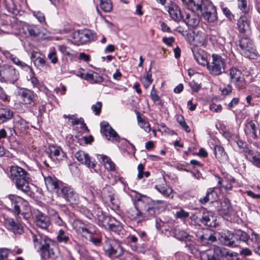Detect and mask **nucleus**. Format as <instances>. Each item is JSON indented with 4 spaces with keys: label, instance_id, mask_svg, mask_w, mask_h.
<instances>
[{
    "label": "nucleus",
    "instance_id": "obj_51",
    "mask_svg": "<svg viewBox=\"0 0 260 260\" xmlns=\"http://www.w3.org/2000/svg\"><path fill=\"white\" fill-rule=\"evenodd\" d=\"M101 9L105 12H110L112 9L111 0H100Z\"/></svg>",
    "mask_w": 260,
    "mask_h": 260
},
{
    "label": "nucleus",
    "instance_id": "obj_58",
    "mask_svg": "<svg viewBox=\"0 0 260 260\" xmlns=\"http://www.w3.org/2000/svg\"><path fill=\"white\" fill-rule=\"evenodd\" d=\"M225 257L228 260H239V255L237 252L234 251H230L228 249L226 252Z\"/></svg>",
    "mask_w": 260,
    "mask_h": 260
},
{
    "label": "nucleus",
    "instance_id": "obj_46",
    "mask_svg": "<svg viewBox=\"0 0 260 260\" xmlns=\"http://www.w3.org/2000/svg\"><path fill=\"white\" fill-rule=\"evenodd\" d=\"M82 42H83V44L88 41H93L96 39L95 33L90 30L82 31Z\"/></svg>",
    "mask_w": 260,
    "mask_h": 260
},
{
    "label": "nucleus",
    "instance_id": "obj_3",
    "mask_svg": "<svg viewBox=\"0 0 260 260\" xmlns=\"http://www.w3.org/2000/svg\"><path fill=\"white\" fill-rule=\"evenodd\" d=\"M19 74L15 68L10 64L0 66V82L14 84L19 79Z\"/></svg>",
    "mask_w": 260,
    "mask_h": 260
},
{
    "label": "nucleus",
    "instance_id": "obj_6",
    "mask_svg": "<svg viewBox=\"0 0 260 260\" xmlns=\"http://www.w3.org/2000/svg\"><path fill=\"white\" fill-rule=\"evenodd\" d=\"M31 235L35 248L41 251V253L52 243V240L49 238L38 231L31 232Z\"/></svg>",
    "mask_w": 260,
    "mask_h": 260
},
{
    "label": "nucleus",
    "instance_id": "obj_12",
    "mask_svg": "<svg viewBox=\"0 0 260 260\" xmlns=\"http://www.w3.org/2000/svg\"><path fill=\"white\" fill-rule=\"evenodd\" d=\"M57 194L72 204H76L79 202L78 194L73 188L69 186L64 185V184L59 191H58Z\"/></svg>",
    "mask_w": 260,
    "mask_h": 260
},
{
    "label": "nucleus",
    "instance_id": "obj_61",
    "mask_svg": "<svg viewBox=\"0 0 260 260\" xmlns=\"http://www.w3.org/2000/svg\"><path fill=\"white\" fill-rule=\"evenodd\" d=\"M177 120L180 125L186 132L189 133L190 131L189 126L186 124V123L182 116H178Z\"/></svg>",
    "mask_w": 260,
    "mask_h": 260
},
{
    "label": "nucleus",
    "instance_id": "obj_13",
    "mask_svg": "<svg viewBox=\"0 0 260 260\" xmlns=\"http://www.w3.org/2000/svg\"><path fill=\"white\" fill-rule=\"evenodd\" d=\"M202 15L209 22H214L217 19L216 7L211 2L205 1L203 7Z\"/></svg>",
    "mask_w": 260,
    "mask_h": 260
},
{
    "label": "nucleus",
    "instance_id": "obj_55",
    "mask_svg": "<svg viewBox=\"0 0 260 260\" xmlns=\"http://www.w3.org/2000/svg\"><path fill=\"white\" fill-rule=\"evenodd\" d=\"M185 247L187 248L191 253L196 254L198 251V246L197 245L194 244L193 238L192 242H185Z\"/></svg>",
    "mask_w": 260,
    "mask_h": 260
},
{
    "label": "nucleus",
    "instance_id": "obj_34",
    "mask_svg": "<svg viewBox=\"0 0 260 260\" xmlns=\"http://www.w3.org/2000/svg\"><path fill=\"white\" fill-rule=\"evenodd\" d=\"M247 244L251 245L253 248L255 252L260 255V239L257 234L252 232L251 235L250 236Z\"/></svg>",
    "mask_w": 260,
    "mask_h": 260
},
{
    "label": "nucleus",
    "instance_id": "obj_30",
    "mask_svg": "<svg viewBox=\"0 0 260 260\" xmlns=\"http://www.w3.org/2000/svg\"><path fill=\"white\" fill-rule=\"evenodd\" d=\"M127 216L131 220H137L138 221L143 220L142 211L138 204L134 208L129 209L127 212Z\"/></svg>",
    "mask_w": 260,
    "mask_h": 260
},
{
    "label": "nucleus",
    "instance_id": "obj_8",
    "mask_svg": "<svg viewBox=\"0 0 260 260\" xmlns=\"http://www.w3.org/2000/svg\"><path fill=\"white\" fill-rule=\"evenodd\" d=\"M197 240L202 245L211 244L216 241V232L208 229H202L196 233Z\"/></svg>",
    "mask_w": 260,
    "mask_h": 260
},
{
    "label": "nucleus",
    "instance_id": "obj_4",
    "mask_svg": "<svg viewBox=\"0 0 260 260\" xmlns=\"http://www.w3.org/2000/svg\"><path fill=\"white\" fill-rule=\"evenodd\" d=\"M225 61L221 56L213 54L211 60L208 62L207 69L209 73L214 76H219L225 71Z\"/></svg>",
    "mask_w": 260,
    "mask_h": 260
},
{
    "label": "nucleus",
    "instance_id": "obj_44",
    "mask_svg": "<svg viewBox=\"0 0 260 260\" xmlns=\"http://www.w3.org/2000/svg\"><path fill=\"white\" fill-rule=\"evenodd\" d=\"M137 118L138 120V125L144 130L147 133H149L150 130V126L148 121L145 117H142L139 112H137Z\"/></svg>",
    "mask_w": 260,
    "mask_h": 260
},
{
    "label": "nucleus",
    "instance_id": "obj_39",
    "mask_svg": "<svg viewBox=\"0 0 260 260\" xmlns=\"http://www.w3.org/2000/svg\"><path fill=\"white\" fill-rule=\"evenodd\" d=\"M256 125L252 120H250L245 125V132L247 135H249L253 139H256L258 136L256 134Z\"/></svg>",
    "mask_w": 260,
    "mask_h": 260
},
{
    "label": "nucleus",
    "instance_id": "obj_50",
    "mask_svg": "<svg viewBox=\"0 0 260 260\" xmlns=\"http://www.w3.org/2000/svg\"><path fill=\"white\" fill-rule=\"evenodd\" d=\"M58 50L64 55L68 56L70 59H73L76 56V54L71 53L68 50V47L65 45H59L57 46Z\"/></svg>",
    "mask_w": 260,
    "mask_h": 260
},
{
    "label": "nucleus",
    "instance_id": "obj_5",
    "mask_svg": "<svg viewBox=\"0 0 260 260\" xmlns=\"http://www.w3.org/2000/svg\"><path fill=\"white\" fill-rule=\"evenodd\" d=\"M228 75L230 77V83L233 84L238 90L246 87V82L244 75L240 70L236 67H231L229 70Z\"/></svg>",
    "mask_w": 260,
    "mask_h": 260
},
{
    "label": "nucleus",
    "instance_id": "obj_19",
    "mask_svg": "<svg viewBox=\"0 0 260 260\" xmlns=\"http://www.w3.org/2000/svg\"><path fill=\"white\" fill-rule=\"evenodd\" d=\"M182 21L189 27L196 28L200 23V17L196 12L191 11L189 13H185Z\"/></svg>",
    "mask_w": 260,
    "mask_h": 260
},
{
    "label": "nucleus",
    "instance_id": "obj_14",
    "mask_svg": "<svg viewBox=\"0 0 260 260\" xmlns=\"http://www.w3.org/2000/svg\"><path fill=\"white\" fill-rule=\"evenodd\" d=\"M75 157L81 164L90 169L92 172H98L96 169V164L91 160V157L88 153L82 150H79L75 153Z\"/></svg>",
    "mask_w": 260,
    "mask_h": 260
},
{
    "label": "nucleus",
    "instance_id": "obj_62",
    "mask_svg": "<svg viewBox=\"0 0 260 260\" xmlns=\"http://www.w3.org/2000/svg\"><path fill=\"white\" fill-rule=\"evenodd\" d=\"M80 212L84 214L87 218L90 219L93 218L94 214L86 207H82L80 210Z\"/></svg>",
    "mask_w": 260,
    "mask_h": 260
},
{
    "label": "nucleus",
    "instance_id": "obj_43",
    "mask_svg": "<svg viewBox=\"0 0 260 260\" xmlns=\"http://www.w3.org/2000/svg\"><path fill=\"white\" fill-rule=\"evenodd\" d=\"M37 53H34L32 54V57H35L34 60V63L35 67L39 70L42 71L46 68V60L44 57L40 55L38 56H36Z\"/></svg>",
    "mask_w": 260,
    "mask_h": 260
},
{
    "label": "nucleus",
    "instance_id": "obj_24",
    "mask_svg": "<svg viewBox=\"0 0 260 260\" xmlns=\"http://www.w3.org/2000/svg\"><path fill=\"white\" fill-rule=\"evenodd\" d=\"M201 222L205 225L210 227H216L217 225L216 217L211 211H205L203 213Z\"/></svg>",
    "mask_w": 260,
    "mask_h": 260
},
{
    "label": "nucleus",
    "instance_id": "obj_63",
    "mask_svg": "<svg viewBox=\"0 0 260 260\" xmlns=\"http://www.w3.org/2000/svg\"><path fill=\"white\" fill-rule=\"evenodd\" d=\"M48 58L53 64H55L58 61L56 52L55 50H52L49 52L48 54Z\"/></svg>",
    "mask_w": 260,
    "mask_h": 260
},
{
    "label": "nucleus",
    "instance_id": "obj_27",
    "mask_svg": "<svg viewBox=\"0 0 260 260\" xmlns=\"http://www.w3.org/2000/svg\"><path fill=\"white\" fill-rule=\"evenodd\" d=\"M36 225L42 229H47L50 225L49 217L43 213L38 211L35 214Z\"/></svg>",
    "mask_w": 260,
    "mask_h": 260
},
{
    "label": "nucleus",
    "instance_id": "obj_29",
    "mask_svg": "<svg viewBox=\"0 0 260 260\" xmlns=\"http://www.w3.org/2000/svg\"><path fill=\"white\" fill-rule=\"evenodd\" d=\"M173 234L174 237L180 241H184V242L192 241L193 236L183 230L175 228L174 230Z\"/></svg>",
    "mask_w": 260,
    "mask_h": 260
},
{
    "label": "nucleus",
    "instance_id": "obj_2",
    "mask_svg": "<svg viewBox=\"0 0 260 260\" xmlns=\"http://www.w3.org/2000/svg\"><path fill=\"white\" fill-rule=\"evenodd\" d=\"M138 206L142 211L144 220L155 217L157 214L165 209L167 205L162 200L153 201L144 198L138 201Z\"/></svg>",
    "mask_w": 260,
    "mask_h": 260
},
{
    "label": "nucleus",
    "instance_id": "obj_38",
    "mask_svg": "<svg viewBox=\"0 0 260 260\" xmlns=\"http://www.w3.org/2000/svg\"><path fill=\"white\" fill-rule=\"evenodd\" d=\"M85 80L92 84L101 83L104 79L98 73L91 71L85 74Z\"/></svg>",
    "mask_w": 260,
    "mask_h": 260
},
{
    "label": "nucleus",
    "instance_id": "obj_9",
    "mask_svg": "<svg viewBox=\"0 0 260 260\" xmlns=\"http://www.w3.org/2000/svg\"><path fill=\"white\" fill-rule=\"evenodd\" d=\"M76 225L78 226L77 229V232L82 234V236L88 238L86 234H89L88 236L89 240L94 244H98L101 243V239L99 237H94L93 235L95 234L96 231L94 226H89L87 227L85 225L84 223L78 221L76 223Z\"/></svg>",
    "mask_w": 260,
    "mask_h": 260
},
{
    "label": "nucleus",
    "instance_id": "obj_36",
    "mask_svg": "<svg viewBox=\"0 0 260 260\" xmlns=\"http://www.w3.org/2000/svg\"><path fill=\"white\" fill-rule=\"evenodd\" d=\"M205 3L204 0H188L185 6L191 11H203V7Z\"/></svg>",
    "mask_w": 260,
    "mask_h": 260
},
{
    "label": "nucleus",
    "instance_id": "obj_59",
    "mask_svg": "<svg viewBox=\"0 0 260 260\" xmlns=\"http://www.w3.org/2000/svg\"><path fill=\"white\" fill-rule=\"evenodd\" d=\"M238 3L239 8L243 13H248L249 8L245 0H238Z\"/></svg>",
    "mask_w": 260,
    "mask_h": 260
},
{
    "label": "nucleus",
    "instance_id": "obj_1",
    "mask_svg": "<svg viewBox=\"0 0 260 260\" xmlns=\"http://www.w3.org/2000/svg\"><path fill=\"white\" fill-rule=\"evenodd\" d=\"M10 177L16 188L25 194L31 192L29 183L31 181L30 175L24 169L17 166H12L10 169Z\"/></svg>",
    "mask_w": 260,
    "mask_h": 260
},
{
    "label": "nucleus",
    "instance_id": "obj_45",
    "mask_svg": "<svg viewBox=\"0 0 260 260\" xmlns=\"http://www.w3.org/2000/svg\"><path fill=\"white\" fill-rule=\"evenodd\" d=\"M100 159H102L105 169L111 171L115 170V165L110 158L106 155H101Z\"/></svg>",
    "mask_w": 260,
    "mask_h": 260
},
{
    "label": "nucleus",
    "instance_id": "obj_7",
    "mask_svg": "<svg viewBox=\"0 0 260 260\" xmlns=\"http://www.w3.org/2000/svg\"><path fill=\"white\" fill-rule=\"evenodd\" d=\"M240 52L247 58L254 59L256 56V50L253 42L248 38H241L239 41Z\"/></svg>",
    "mask_w": 260,
    "mask_h": 260
},
{
    "label": "nucleus",
    "instance_id": "obj_20",
    "mask_svg": "<svg viewBox=\"0 0 260 260\" xmlns=\"http://www.w3.org/2000/svg\"><path fill=\"white\" fill-rule=\"evenodd\" d=\"M168 11L170 16L174 21L179 22L183 20L184 15L180 7L175 3H172L168 6Z\"/></svg>",
    "mask_w": 260,
    "mask_h": 260
},
{
    "label": "nucleus",
    "instance_id": "obj_32",
    "mask_svg": "<svg viewBox=\"0 0 260 260\" xmlns=\"http://www.w3.org/2000/svg\"><path fill=\"white\" fill-rule=\"evenodd\" d=\"M21 98L25 104H30L35 101L36 94L31 90L24 88L20 92Z\"/></svg>",
    "mask_w": 260,
    "mask_h": 260
},
{
    "label": "nucleus",
    "instance_id": "obj_56",
    "mask_svg": "<svg viewBox=\"0 0 260 260\" xmlns=\"http://www.w3.org/2000/svg\"><path fill=\"white\" fill-rule=\"evenodd\" d=\"M142 81L144 87L145 88H148L153 81L151 78V74L148 73L146 75L143 76Z\"/></svg>",
    "mask_w": 260,
    "mask_h": 260
},
{
    "label": "nucleus",
    "instance_id": "obj_52",
    "mask_svg": "<svg viewBox=\"0 0 260 260\" xmlns=\"http://www.w3.org/2000/svg\"><path fill=\"white\" fill-rule=\"evenodd\" d=\"M108 226L111 231L118 234H119L122 229L121 223L117 221H114V222L108 223Z\"/></svg>",
    "mask_w": 260,
    "mask_h": 260
},
{
    "label": "nucleus",
    "instance_id": "obj_48",
    "mask_svg": "<svg viewBox=\"0 0 260 260\" xmlns=\"http://www.w3.org/2000/svg\"><path fill=\"white\" fill-rule=\"evenodd\" d=\"M82 31L77 30L74 31L72 35V42L77 45L83 44V42H82Z\"/></svg>",
    "mask_w": 260,
    "mask_h": 260
},
{
    "label": "nucleus",
    "instance_id": "obj_41",
    "mask_svg": "<svg viewBox=\"0 0 260 260\" xmlns=\"http://www.w3.org/2000/svg\"><path fill=\"white\" fill-rule=\"evenodd\" d=\"M192 51L193 54L194 58L197 62L203 66H207L208 61L207 60L204 54H203V51L201 50L196 49L192 50Z\"/></svg>",
    "mask_w": 260,
    "mask_h": 260
},
{
    "label": "nucleus",
    "instance_id": "obj_21",
    "mask_svg": "<svg viewBox=\"0 0 260 260\" xmlns=\"http://www.w3.org/2000/svg\"><path fill=\"white\" fill-rule=\"evenodd\" d=\"M4 224L9 231L15 234H21L23 232L22 225L18 221H15L13 219L4 218Z\"/></svg>",
    "mask_w": 260,
    "mask_h": 260
},
{
    "label": "nucleus",
    "instance_id": "obj_40",
    "mask_svg": "<svg viewBox=\"0 0 260 260\" xmlns=\"http://www.w3.org/2000/svg\"><path fill=\"white\" fill-rule=\"evenodd\" d=\"M56 241L59 243L72 244L70 241L69 234L66 232L63 229H60L57 233Z\"/></svg>",
    "mask_w": 260,
    "mask_h": 260
},
{
    "label": "nucleus",
    "instance_id": "obj_15",
    "mask_svg": "<svg viewBox=\"0 0 260 260\" xmlns=\"http://www.w3.org/2000/svg\"><path fill=\"white\" fill-rule=\"evenodd\" d=\"M102 194L106 202L109 204L111 208L114 210L119 208V202L118 199L113 192L112 188L110 187L104 188L102 191Z\"/></svg>",
    "mask_w": 260,
    "mask_h": 260
},
{
    "label": "nucleus",
    "instance_id": "obj_64",
    "mask_svg": "<svg viewBox=\"0 0 260 260\" xmlns=\"http://www.w3.org/2000/svg\"><path fill=\"white\" fill-rule=\"evenodd\" d=\"M102 106V103L100 102H97L95 105L92 106L91 109L95 115L100 114L101 112Z\"/></svg>",
    "mask_w": 260,
    "mask_h": 260
},
{
    "label": "nucleus",
    "instance_id": "obj_57",
    "mask_svg": "<svg viewBox=\"0 0 260 260\" xmlns=\"http://www.w3.org/2000/svg\"><path fill=\"white\" fill-rule=\"evenodd\" d=\"M32 15L37 19L40 23L45 22V17L43 13L40 11H34L32 12Z\"/></svg>",
    "mask_w": 260,
    "mask_h": 260
},
{
    "label": "nucleus",
    "instance_id": "obj_42",
    "mask_svg": "<svg viewBox=\"0 0 260 260\" xmlns=\"http://www.w3.org/2000/svg\"><path fill=\"white\" fill-rule=\"evenodd\" d=\"M13 116V112L7 108H0V123L11 119Z\"/></svg>",
    "mask_w": 260,
    "mask_h": 260
},
{
    "label": "nucleus",
    "instance_id": "obj_22",
    "mask_svg": "<svg viewBox=\"0 0 260 260\" xmlns=\"http://www.w3.org/2000/svg\"><path fill=\"white\" fill-rule=\"evenodd\" d=\"M104 248L106 254L111 257H117L123 253L122 248L116 243L108 244Z\"/></svg>",
    "mask_w": 260,
    "mask_h": 260
},
{
    "label": "nucleus",
    "instance_id": "obj_11",
    "mask_svg": "<svg viewBox=\"0 0 260 260\" xmlns=\"http://www.w3.org/2000/svg\"><path fill=\"white\" fill-rule=\"evenodd\" d=\"M10 199L12 203V207L16 214H26L29 211V207L26 201L20 197L14 196H12Z\"/></svg>",
    "mask_w": 260,
    "mask_h": 260
},
{
    "label": "nucleus",
    "instance_id": "obj_16",
    "mask_svg": "<svg viewBox=\"0 0 260 260\" xmlns=\"http://www.w3.org/2000/svg\"><path fill=\"white\" fill-rule=\"evenodd\" d=\"M227 249L216 246L214 248L213 253L211 250H208L201 253V256L207 258V260H216L217 258L225 257Z\"/></svg>",
    "mask_w": 260,
    "mask_h": 260
},
{
    "label": "nucleus",
    "instance_id": "obj_31",
    "mask_svg": "<svg viewBox=\"0 0 260 260\" xmlns=\"http://www.w3.org/2000/svg\"><path fill=\"white\" fill-rule=\"evenodd\" d=\"M245 155L246 158L254 166L260 168V154L257 153L248 148L245 150Z\"/></svg>",
    "mask_w": 260,
    "mask_h": 260
},
{
    "label": "nucleus",
    "instance_id": "obj_26",
    "mask_svg": "<svg viewBox=\"0 0 260 260\" xmlns=\"http://www.w3.org/2000/svg\"><path fill=\"white\" fill-rule=\"evenodd\" d=\"M237 26L240 33L249 34L251 32L250 20L245 16H242L239 18Z\"/></svg>",
    "mask_w": 260,
    "mask_h": 260
},
{
    "label": "nucleus",
    "instance_id": "obj_25",
    "mask_svg": "<svg viewBox=\"0 0 260 260\" xmlns=\"http://www.w3.org/2000/svg\"><path fill=\"white\" fill-rule=\"evenodd\" d=\"M47 153L49 157L54 161H60L65 157V153L62 149L56 146H51L49 147Z\"/></svg>",
    "mask_w": 260,
    "mask_h": 260
},
{
    "label": "nucleus",
    "instance_id": "obj_33",
    "mask_svg": "<svg viewBox=\"0 0 260 260\" xmlns=\"http://www.w3.org/2000/svg\"><path fill=\"white\" fill-rule=\"evenodd\" d=\"M94 214L93 218L98 220V224L101 226L106 227V223H108L110 218L109 217L106 216L103 213L102 210L98 207L93 213Z\"/></svg>",
    "mask_w": 260,
    "mask_h": 260
},
{
    "label": "nucleus",
    "instance_id": "obj_10",
    "mask_svg": "<svg viewBox=\"0 0 260 260\" xmlns=\"http://www.w3.org/2000/svg\"><path fill=\"white\" fill-rule=\"evenodd\" d=\"M216 240H219L221 244L230 247H236L237 245V239L235 234L229 231L221 233L216 232Z\"/></svg>",
    "mask_w": 260,
    "mask_h": 260
},
{
    "label": "nucleus",
    "instance_id": "obj_49",
    "mask_svg": "<svg viewBox=\"0 0 260 260\" xmlns=\"http://www.w3.org/2000/svg\"><path fill=\"white\" fill-rule=\"evenodd\" d=\"M214 194H216V192L213 189L210 188L208 190L206 195L204 197L201 198L199 201L203 204H205L209 201L213 202L212 197Z\"/></svg>",
    "mask_w": 260,
    "mask_h": 260
},
{
    "label": "nucleus",
    "instance_id": "obj_60",
    "mask_svg": "<svg viewBox=\"0 0 260 260\" xmlns=\"http://www.w3.org/2000/svg\"><path fill=\"white\" fill-rule=\"evenodd\" d=\"M52 220L55 223L59 226H65L66 223L63 221L58 214L55 212L52 216Z\"/></svg>",
    "mask_w": 260,
    "mask_h": 260
},
{
    "label": "nucleus",
    "instance_id": "obj_47",
    "mask_svg": "<svg viewBox=\"0 0 260 260\" xmlns=\"http://www.w3.org/2000/svg\"><path fill=\"white\" fill-rule=\"evenodd\" d=\"M155 188L159 192L166 197H169L173 192V189L167 186L158 185H155Z\"/></svg>",
    "mask_w": 260,
    "mask_h": 260
},
{
    "label": "nucleus",
    "instance_id": "obj_17",
    "mask_svg": "<svg viewBox=\"0 0 260 260\" xmlns=\"http://www.w3.org/2000/svg\"><path fill=\"white\" fill-rule=\"evenodd\" d=\"M101 132L107 139L113 142H119L120 138L117 133L106 121L101 123Z\"/></svg>",
    "mask_w": 260,
    "mask_h": 260
},
{
    "label": "nucleus",
    "instance_id": "obj_35",
    "mask_svg": "<svg viewBox=\"0 0 260 260\" xmlns=\"http://www.w3.org/2000/svg\"><path fill=\"white\" fill-rule=\"evenodd\" d=\"M214 154L216 158L220 162L225 164L228 161V156L222 146H215L214 147Z\"/></svg>",
    "mask_w": 260,
    "mask_h": 260
},
{
    "label": "nucleus",
    "instance_id": "obj_28",
    "mask_svg": "<svg viewBox=\"0 0 260 260\" xmlns=\"http://www.w3.org/2000/svg\"><path fill=\"white\" fill-rule=\"evenodd\" d=\"M59 254V252L58 248L55 245L54 242L52 241V243L50 245L48 248H47L46 250L41 253L42 256L44 258L50 257L52 259L57 258Z\"/></svg>",
    "mask_w": 260,
    "mask_h": 260
},
{
    "label": "nucleus",
    "instance_id": "obj_53",
    "mask_svg": "<svg viewBox=\"0 0 260 260\" xmlns=\"http://www.w3.org/2000/svg\"><path fill=\"white\" fill-rule=\"evenodd\" d=\"M193 40L197 45L202 46L204 44L206 41L205 35L204 33L198 32L197 34L194 36Z\"/></svg>",
    "mask_w": 260,
    "mask_h": 260
},
{
    "label": "nucleus",
    "instance_id": "obj_18",
    "mask_svg": "<svg viewBox=\"0 0 260 260\" xmlns=\"http://www.w3.org/2000/svg\"><path fill=\"white\" fill-rule=\"evenodd\" d=\"M45 183L48 190L57 194L63 183L54 176H48L44 178Z\"/></svg>",
    "mask_w": 260,
    "mask_h": 260
},
{
    "label": "nucleus",
    "instance_id": "obj_23",
    "mask_svg": "<svg viewBox=\"0 0 260 260\" xmlns=\"http://www.w3.org/2000/svg\"><path fill=\"white\" fill-rule=\"evenodd\" d=\"M22 29L24 34L32 37H42L41 27L34 25L25 23L23 24Z\"/></svg>",
    "mask_w": 260,
    "mask_h": 260
},
{
    "label": "nucleus",
    "instance_id": "obj_54",
    "mask_svg": "<svg viewBox=\"0 0 260 260\" xmlns=\"http://www.w3.org/2000/svg\"><path fill=\"white\" fill-rule=\"evenodd\" d=\"M235 235L237 236V245L238 244V242L239 241L246 242L247 243L248 241L250 238V236L248 235L246 232L243 231H240L235 234Z\"/></svg>",
    "mask_w": 260,
    "mask_h": 260
},
{
    "label": "nucleus",
    "instance_id": "obj_37",
    "mask_svg": "<svg viewBox=\"0 0 260 260\" xmlns=\"http://www.w3.org/2000/svg\"><path fill=\"white\" fill-rule=\"evenodd\" d=\"M232 211V207L229 199L225 198L221 202L220 208L218 209L219 215L223 216H228L231 214Z\"/></svg>",
    "mask_w": 260,
    "mask_h": 260
}]
</instances>
